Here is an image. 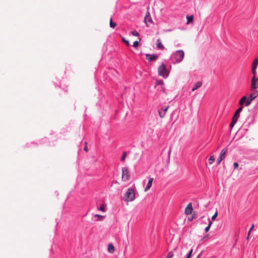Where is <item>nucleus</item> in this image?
I'll list each match as a JSON object with an SVG mask.
<instances>
[{
    "instance_id": "393cba45",
    "label": "nucleus",
    "mask_w": 258,
    "mask_h": 258,
    "mask_svg": "<svg viewBox=\"0 0 258 258\" xmlns=\"http://www.w3.org/2000/svg\"><path fill=\"white\" fill-rule=\"evenodd\" d=\"M218 216V213L217 212H216L212 217V218H211V221L212 222L214 221L215 220V219L216 218V217H217Z\"/></svg>"
},
{
    "instance_id": "473e14b6",
    "label": "nucleus",
    "mask_w": 258,
    "mask_h": 258,
    "mask_svg": "<svg viewBox=\"0 0 258 258\" xmlns=\"http://www.w3.org/2000/svg\"><path fill=\"white\" fill-rule=\"evenodd\" d=\"M99 210H101V211H103V212H105V207H104V205H102L100 206V208H99Z\"/></svg>"
},
{
    "instance_id": "c85d7f7f",
    "label": "nucleus",
    "mask_w": 258,
    "mask_h": 258,
    "mask_svg": "<svg viewBox=\"0 0 258 258\" xmlns=\"http://www.w3.org/2000/svg\"><path fill=\"white\" fill-rule=\"evenodd\" d=\"M158 112H159V114L160 115V117L161 118H163L164 117V116H165V113H162V111H160V110H159Z\"/></svg>"
},
{
    "instance_id": "5701e85b",
    "label": "nucleus",
    "mask_w": 258,
    "mask_h": 258,
    "mask_svg": "<svg viewBox=\"0 0 258 258\" xmlns=\"http://www.w3.org/2000/svg\"><path fill=\"white\" fill-rule=\"evenodd\" d=\"M215 161V158L213 156H211L209 159V163L210 164H213L214 161Z\"/></svg>"
},
{
    "instance_id": "ddd939ff",
    "label": "nucleus",
    "mask_w": 258,
    "mask_h": 258,
    "mask_svg": "<svg viewBox=\"0 0 258 258\" xmlns=\"http://www.w3.org/2000/svg\"><path fill=\"white\" fill-rule=\"evenodd\" d=\"M227 152V148L223 149L221 151V153L220 154L219 157L221 158H222V159H224L225 158V157H226Z\"/></svg>"
},
{
    "instance_id": "9d476101",
    "label": "nucleus",
    "mask_w": 258,
    "mask_h": 258,
    "mask_svg": "<svg viewBox=\"0 0 258 258\" xmlns=\"http://www.w3.org/2000/svg\"><path fill=\"white\" fill-rule=\"evenodd\" d=\"M146 59L148 60L149 61H154L157 59L158 56L157 55L153 54L151 55L149 54H146Z\"/></svg>"
},
{
    "instance_id": "1a4fd4ad",
    "label": "nucleus",
    "mask_w": 258,
    "mask_h": 258,
    "mask_svg": "<svg viewBox=\"0 0 258 258\" xmlns=\"http://www.w3.org/2000/svg\"><path fill=\"white\" fill-rule=\"evenodd\" d=\"M193 211L192 203H189L187 206L185 207L184 213L186 215H190L191 214Z\"/></svg>"
},
{
    "instance_id": "4c0bfd02",
    "label": "nucleus",
    "mask_w": 258,
    "mask_h": 258,
    "mask_svg": "<svg viewBox=\"0 0 258 258\" xmlns=\"http://www.w3.org/2000/svg\"><path fill=\"white\" fill-rule=\"evenodd\" d=\"M169 107V106H167L166 107H165L164 108H163L164 113H165V114L166 113V111L168 110Z\"/></svg>"
},
{
    "instance_id": "7c9ffc66",
    "label": "nucleus",
    "mask_w": 258,
    "mask_h": 258,
    "mask_svg": "<svg viewBox=\"0 0 258 258\" xmlns=\"http://www.w3.org/2000/svg\"><path fill=\"white\" fill-rule=\"evenodd\" d=\"M122 41L127 45H130V42H129V41L126 40L124 38H122Z\"/></svg>"
},
{
    "instance_id": "2f4dec72",
    "label": "nucleus",
    "mask_w": 258,
    "mask_h": 258,
    "mask_svg": "<svg viewBox=\"0 0 258 258\" xmlns=\"http://www.w3.org/2000/svg\"><path fill=\"white\" fill-rule=\"evenodd\" d=\"M139 46V42L138 41H136L134 42L133 46L135 48H137Z\"/></svg>"
},
{
    "instance_id": "c756f323",
    "label": "nucleus",
    "mask_w": 258,
    "mask_h": 258,
    "mask_svg": "<svg viewBox=\"0 0 258 258\" xmlns=\"http://www.w3.org/2000/svg\"><path fill=\"white\" fill-rule=\"evenodd\" d=\"M252 77H256V69H252Z\"/></svg>"
},
{
    "instance_id": "bb28decb",
    "label": "nucleus",
    "mask_w": 258,
    "mask_h": 258,
    "mask_svg": "<svg viewBox=\"0 0 258 258\" xmlns=\"http://www.w3.org/2000/svg\"><path fill=\"white\" fill-rule=\"evenodd\" d=\"M192 251H193V250L192 249H191L189 252H188V253L186 255V258H190L191 256V254H192Z\"/></svg>"
},
{
    "instance_id": "f704fd0d",
    "label": "nucleus",
    "mask_w": 258,
    "mask_h": 258,
    "mask_svg": "<svg viewBox=\"0 0 258 258\" xmlns=\"http://www.w3.org/2000/svg\"><path fill=\"white\" fill-rule=\"evenodd\" d=\"M253 227H254V225H253V224H252V226H251V227H250V228L249 229V231H248V235H250V233H251V231L252 230V229H253Z\"/></svg>"
},
{
    "instance_id": "7ed1b4c3",
    "label": "nucleus",
    "mask_w": 258,
    "mask_h": 258,
    "mask_svg": "<svg viewBox=\"0 0 258 258\" xmlns=\"http://www.w3.org/2000/svg\"><path fill=\"white\" fill-rule=\"evenodd\" d=\"M242 109H243V107L240 106L237 109V110L235 111V112L234 114V116L232 118V121L231 122L230 124V126L231 128L233 127L234 126V125H235V124L236 123V122L239 118V114H240V112L242 111Z\"/></svg>"
},
{
    "instance_id": "4468645a",
    "label": "nucleus",
    "mask_w": 258,
    "mask_h": 258,
    "mask_svg": "<svg viewBox=\"0 0 258 258\" xmlns=\"http://www.w3.org/2000/svg\"><path fill=\"white\" fill-rule=\"evenodd\" d=\"M202 85V83L200 81H199V82H197L195 86H194V87L192 88V91H195V90H196L197 89H198V88H200Z\"/></svg>"
},
{
    "instance_id": "e433bc0d",
    "label": "nucleus",
    "mask_w": 258,
    "mask_h": 258,
    "mask_svg": "<svg viewBox=\"0 0 258 258\" xmlns=\"http://www.w3.org/2000/svg\"><path fill=\"white\" fill-rule=\"evenodd\" d=\"M223 159H222V158H221L220 157H219L218 159H217V163L218 164H219L221 161L223 160Z\"/></svg>"
},
{
    "instance_id": "0eeeda50",
    "label": "nucleus",
    "mask_w": 258,
    "mask_h": 258,
    "mask_svg": "<svg viewBox=\"0 0 258 258\" xmlns=\"http://www.w3.org/2000/svg\"><path fill=\"white\" fill-rule=\"evenodd\" d=\"M258 88V77H252L251 81V90H254Z\"/></svg>"
},
{
    "instance_id": "20e7f679",
    "label": "nucleus",
    "mask_w": 258,
    "mask_h": 258,
    "mask_svg": "<svg viewBox=\"0 0 258 258\" xmlns=\"http://www.w3.org/2000/svg\"><path fill=\"white\" fill-rule=\"evenodd\" d=\"M130 171L127 167H124L121 169V179L123 181H127L130 179Z\"/></svg>"
},
{
    "instance_id": "9b49d317",
    "label": "nucleus",
    "mask_w": 258,
    "mask_h": 258,
    "mask_svg": "<svg viewBox=\"0 0 258 258\" xmlns=\"http://www.w3.org/2000/svg\"><path fill=\"white\" fill-rule=\"evenodd\" d=\"M153 180H154V179L152 177L150 178L149 179L147 184L145 188V190H144L145 191H146V192L150 188V187L152 186Z\"/></svg>"
},
{
    "instance_id": "6e6552de",
    "label": "nucleus",
    "mask_w": 258,
    "mask_h": 258,
    "mask_svg": "<svg viewBox=\"0 0 258 258\" xmlns=\"http://www.w3.org/2000/svg\"><path fill=\"white\" fill-rule=\"evenodd\" d=\"M144 22L147 27L149 26V23L152 24L153 23L151 15L149 12H147L146 13L144 18Z\"/></svg>"
},
{
    "instance_id": "39448f33",
    "label": "nucleus",
    "mask_w": 258,
    "mask_h": 258,
    "mask_svg": "<svg viewBox=\"0 0 258 258\" xmlns=\"http://www.w3.org/2000/svg\"><path fill=\"white\" fill-rule=\"evenodd\" d=\"M184 53L182 50H179L175 52L174 54V57L176 59V62L179 63L181 62L184 58Z\"/></svg>"
},
{
    "instance_id": "2eb2a0df",
    "label": "nucleus",
    "mask_w": 258,
    "mask_h": 258,
    "mask_svg": "<svg viewBox=\"0 0 258 258\" xmlns=\"http://www.w3.org/2000/svg\"><path fill=\"white\" fill-rule=\"evenodd\" d=\"M115 250V248H114V247L113 246V245L111 243H109L108 245V251L109 252L112 253L113 252H114Z\"/></svg>"
},
{
    "instance_id": "dca6fc26",
    "label": "nucleus",
    "mask_w": 258,
    "mask_h": 258,
    "mask_svg": "<svg viewBox=\"0 0 258 258\" xmlns=\"http://www.w3.org/2000/svg\"><path fill=\"white\" fill-rule=\"evenodd\" d=\"M186 19L187 20V24H189L190 23H192L194 20V16L192 15L189 16H187Z\"/></svg>"
},
{
    "instance_id": "f3484780",
    "label": "nucleus",
    "mask_w": 258,
    "mask_h": 258,
    "mask_svg": "<svg viewBox=\"0 0 258 258\" xmlns=\"http://www.w3.org/2000/svg\"><path fill=\"white\" fill-rule=\"evenodd\" d=\"M246 96H243L240 100L239 104L240 105V106H242L243 104L245 102H246Z\"/></svg>"
},
{
    "instance_id": "4be33fe9",
    "label": "nucleus",
    "mask_w": 258,
    "mask_h": 258,
    "mask_svg": "<svg viewBox=\"0 0 258 258\" xmlns=\"http://www.w3.org/2000/svg\"><path fill=\"white\" fill-rule=\"evenodd\" d=\"M94 216L95 217H97L98 218L97 220H98V221L99 220V221L102 220L104 218V216L100 215H99V214H96V215H95Z\"/></svg>"
},
{
    "instance_id": "aec40b11",
    "label": "nucleus",
    "mask_w": 258,
    "mask_h": 258,
    "mask_svg": "<svg viewBox=\"0 0 258 258\" xmlns=\"http://www.w3.org/2000/svg\"><path fill=\"white\" fill-rule=\"evenodd\" d=\"M174 255V253L173 251H169L166 258H172Z\"/></svg>"
},
{
    "instance_id": "72a5a7b5",
    "label": "nucleus",
    "mask_w": 258,
    "mask_h": 258,
    "mask_svg": "<svg viewBox=\"0 0 258 258\" xmlns=\"http://www.w3.org/2000/svg\"><path fill=\"white\" fill-rule=\"evenodd\" d=\"M233 166L235 169H237L239 166L238 163L237 162H234L233 164Z\"/></svg>"
},
{
    "instance_id": "ea45409f",
    "label": "nucleus",
    "mask_w": 258,
    "mask_h": 258,
    "mask_svg": "<svg viewBox=\"0 0 258 258\" xmlns=\"http://www.w3.org/2000/svg\"><path fill=\"white\" fill-rule=\"evenodd\" d=\"M188 220H189V221H191V220H192V218H188Z\"/></svg>"
},
{
    "instance_id": "6ab92c4d",
    "label": "nucleus",
    "mask_w": 258,
    "mask_h": 258,
    "mask_svg": "<svg viewBox=\"0 0 258 258\" xmlns=\"http://www.w3.org/2000/svg\"><path fill=\"white\" fill-rule=\"evenodd\" d=\"M109 25L111 28H114L116 26V23L112 21V18L110 19Z\"/></svg>"
},
{
    "instance_id": "a19ab883",
    "label": "nucleus",
    "mask_w": 258,
    "mask_h": 258,
    "mask_svg": "<svg viewBox=\"0 0 258 258\" xmlns=\"http://www.w3.org/2000/svg\"><path fill=\"white\" fill-rule=\"evenodd\" d=\"M200 255H201V254H199L197 258H199Z\"/></svg>"
},
{
    "instance_id": "b1692460",
    "label": "nucleus",
    "mask_w": 258,
    "mask_h": 258,
    "mask_svg": "<svg viewBox=\"0 0 258 258\" xmlns=\"http://www.w3.org/2000/svg\"><path fill=\"white\" fill-rule=\"evenodd\" d=\"M126 157V153L125 152H123L122 157L121 158V161H124Z\"/></svg>"
},
{
    "instance_id": "c9c22d12",
    "label": "nucleus",
    "mask_w": 258,
    "mask_h": 258,
    "mask_svg": "<svg viewBox=\"0 0 258 258\" xmlns=\"http://www.w3.org/2000/svg\"><path fill=\"white\" fill-rule=\"evenodd\" d=\"M84 150L86 152L88 151V147H87V142H85V147L84 148Z\"/></svg>"
},
{
    "instance_id": "f257e3e1",
    "label": "nucleus",
    "mask_w": 258,
    "mask_h": 258,
    "mask_svg": "<svg viewBox=\"0 0 258 258\" xmlns=\"http://www.w3.org/2000/svg\"><path fill=\"white\" fill-rule=\"evenodd\" d=\"M136 199L135 191L132 188H128L124 196L123 200L125 202H131L134 201Z\"/></svg>"
},
{
    "instance_id": "f8f14e48",
    "label": "nucleus",
    "mask_w": 258,
    "mask_h": 258,
    "mask_svg": "<svg viewBox=\"0 0 258 258\" xmlns=\"http://www.w3.org/2000/svg\"><path fill=\"white\" fill-rule=\"evenodd\" d=\"M156 45L157 47L161 50H163L164 49V46L162 44L161 40L160 39H158L157 40Z\"/></svg>"
},
{
    "instance_id": "f03ea898",
    "label": "nucleus",
    "mask_w": 258,
    "mask_h": 258,
    "mask_svg": "<svg viewBox=\"0 0 258 258\" xmlns=\"http://www.w3.org/2000/svg\"><path fill=\"white\" fill-rule=\"evenodd\" d=\"M158 73L159 76L164 78H166L168 76L166 66L162 63L158 68Z\"/></svg>"
},
{
    "instance_id": "a878e982",
    "label": "nucleus",
    "mask_w": 258,
    "mask_h": 258,
    "mask_svg": "<svg viewBox=\"0 0 258 258\" xmlns=\"http://www.w3.org/2000/svg\"><path fill=\"white\" fill-rule=\"evenodd\" d=\"M164 82L162 80H157L156 81V85H163Z\"/></svg>"
},
{
    "instance_id": "a211bd4d",
    "label": "nucleus",
    "mask_w": 258,
    "mask_h": 258,
    "mask_svg": "<svg viewBox=\"0 0 258 258\" xmlns=\"http://www.w3.org/2000/svg\"><path fill=\"white\" fill-rule=\"evenodd\" d=\"M258 64V58H256L252 63V69H256Z\"/></svg>"
},
{
    "instance_id": "cd10ccee",
    "label": "nucleus",
    "mask_w": 258,
    "mask_h": 258,
    "mask_svg": "<svg viewBox=\"0 0 258 258\" xmlns=\"http://www.w3.org/2000/svg\"><path fill=\"white\" fill-rule=\"evenodd\" d=\"M131 33L134 36H138L139 35V33L137 31H132Z\"/></svg>"
},
{
    "instance_id": "423d86ee",
    "label": "nucleus",
    "mask_w": 258,
    "mask_h": 258,
    "mask_svg": "<svg viewBox=\"0 0 258 258\" xmlns=\"http://www.w3.org/2000/svg\"><path fill=\"white\" fill-rule=\"evenodd\" d=\"M258 95V92L254 91L251 94H250L249 97L246 98V101L245 102V106H248L250 105L252 101Z\"/></svg>"
},
{
    "instance_id": "412c9836",
    "label": "nucleus",
    "mask_w": 258,
    "mask_h": 258,
    "mask_svg": "<svg viewBox=\"0 0 258 258\" xmlns=\"http://www.w3.org/2000/svg\"><path fill=\"white\" fill-rule=\"evenodd\" d=\"M212 224V221H209L208 226L206 227L205 229V231L206 232H208L209 231Z\"/></svg>"
},
{
    "instance_id": "58836bf2",
    "label": "nucleus",
    "mask_w": 258,
    "mask_h": 258,
    "mask_svg": "<svg viewBox=\"0 0 258 258\" xmlns=\"http://www.w3.org/2000/svg\"><path fill=\"white\" fill-rule=\"evenodd\" d=\"M249 236H250V235H248V233H247V237H246V239H247V240H248L249 237Z\"/></svg>"
}]
</instances>
